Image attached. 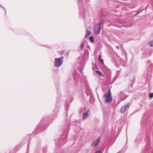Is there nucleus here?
Instances as JSON below:
<instances>
[{"label":"nucleus","mask_w":153,"mask_h":153,"mask_svg":"<svg viewBox=\"0 0 153 153\" xmlns=\"http://www.w3.org/2000/svg\"><path fill=\"white\" fill-rule=\"evenodd\" d=\"M67 136H65V137H64V138H63V143H65L67 140Z\"/></svg>","instance_id":"9d476101"},{"label":"nucleus","mask_w":153,"mask_h":153,"mask_svg":"<svg viewBox=\"0 0 153 153\" xmlns=\"http://www.w3.org/2000/svg\"><path fill=\"white\" fill-rule=\"evenodd\" d=\"M101 28V22L97 24L94 27V30L95 34H99L100 33V30Z\"/></svg>","instance_id":"7ed1b4c3"},{"label":"nucleus","mask_w":153,"mask_h":153,"mask_svg":"<svg viewBox=\"0 0 153 153\" xmlns=\"http://www.w3.org/2000/svg\"><path fill=\"white\" fill-rule=\"evenodd\" d=\"M140 11H139V12H137L136 14H135L134 16H136V15H137V14L139 13H140Z\"/></svg>","instance_id":"2eb2a0df"},{"label":"nucleus","mask_w":153,"mask_h":153,"mask_svg":"<svg viewBox=\"0 0 153 153\" xmlns=\"http://www.w3.org/2000/svg\"><path fill=\"white\" fill-rule=\"evenodd\" d=\"M107 94H111L110 93V90H109L108 91V93Z\"/></svg>","instance_id":"dca6fc26"},{"label":"nucleus","mask_w":153,"mask_h":153,"mask_svg":"<svg viewBox=\"0 0 153 153\" xmlns=\"http://www.w3.org/2000/svg\"><path fill=\"white\" fill-rule=\"evenodd\" d=\"M96 72L100 76H102L103 75L101 72L100 71H96Z\"/></svg>","instance_id":"f8f14e48"},{"label":"nucleus","mask_w":153,"mask_h":153,"mask_svg":"<svg viewBox=\"0 0 153 153\" xmlns=\"http://www.w3.org/2000/svg\"><path fill=\"white\" fill-rule=\"evenodd\" d=\"M101 57H102V56H101V55H99L98 56V59L101 62H102V63H103V60L102 59H101Z\"/></svg>","instance_id":"6e6552de"},{"label":"nucleus","mask_w":153,"mask_h":153,"mask_svg":"<svg viewBox=\"0 0 153 153\" xmlns=\"http://www.w3.org/2000/svg\"><path fill=\"white\" fill-rule=\"evenodd\" d=\"M91 34V31L89 30H87L86 31V34L85 36V37H87Z\"/></svg>","instance_id":"423d86ee"},{"label":"nucleus","mask_w":153,"mask_h":153,"mask_svg":"<svg viewBox=\"0 0 153 153\" xmlns=\"http://www.w3.org/2000/svg\"><path fill=\"white\" fill-rule=\"evenodd\" d=\"M149 45L151 47L153 46V40L149 42Z\"/></svg>","instance_id":"1a4fd4ad"},{"label":"nucleus","mask_w":153,"mask_h":153,"mask_svg":"<svg viewBox=\"0 0 153 153\" xmlns=\"http://www.w3.org/2000/svg\"><path fill=\"white\" fill-rule=\"evenodd\" d=\"M100 141V138H98L97 139L95 140L91 143V146L92 147H94L97 146Z\"/></svg>","instance_id":"39448f33"},{"label":"nucleus","mask_w":153,"mask_h":153,"mask_svg":"<svg viewBox=\"0 0 153 153\" xmlns=\"http://www.w3.org/2000/svg\"><path fill=\"white\" fill-rule=\"evenodd\" d=\"M130 105V104H128L124 105L120 109V112L122 114L124 113L127 108H128Z\"/></svg>","instance_id":"20e7f679"},{"label":"nucleus","mask_w":153,"mask_h":153,"mask_svg":"<svg viewBox=\"0 0 153 153\" xmlns=\"http://www.w3.org/2000/svg\"><path fill=\"white\" fill-rule=\"evenodd\" d=\"M1 6V7L2 8H3V7H2V6H1Z\"/></svg>","instance_id":"6ab92c4d"},{"label":"nucleus","mask_w":153,"mask_h":153,"mask_svg":"<svg viewBox=\"0 0 153 153\" xmlns=\"http://www.w3.org/2000/svg\"><path fill=\"white\" fill-rule=\"evenodd\" d=\"M89 39L92 42H94V40L93 37L92 36H91L89 37Z\"/></svg>","instance_id":"9b49d317"},{"label":"nucleus","mask_w":153,"mask_h":153,"mask_svg":"<svg viewBox=\"0 0 153 153\" xmlns=\"http://www.w3.org/2000/svg\"><path fill=\"white\" fill-rule=\"evenodd\" d=\"M116 48L118 49L119 48V47L117 46H116Z\"/></svg>","instance_id":"a211bd4d"},{"label":"nucleus","mask_w":153,"mask_h":153,"mask_svg":"<svg viewBox=\"0 0 153 153\" xmlns=\"http://www.w3.org/2000/svg\"><path fill=\"white\" fill-rule=\"evenodd\" d=\"M88 112H86V113H85V114H84L83 115V119H85L86 118H87L88 116Z\"/></svg>","instance_id":"0eeeda50"},{"label":"nucleus","mask_w":153,"mask_h":153,"mask_svg":"<svg viewBox=\"0 0 153 153\" xmlns=\"http://www.w3.org/2000/svg\"><path fill=\"white\" fill-rule=\"evenodd\" d=\"M149 97H153V93H150L149 96Z\"/></svg>","instance_id":"4468645a"},{"label":"nucleus","mask_w":153,"mask_h":153,"mask_svg":"<svg viewBox=\"0 0 153 153\" xmlns=\"http://www.w3.org/2000/svg\"><path fill=\"white\" fill-rule=\"evenodd\" d=\"M95 153H100V152L99 151H98L96 152Z\"/></svg>","instance_id":"f3484780"},{"label":"nucleus","mask_w":153,"mask_h":153,"mask_svg":"<svg viewBox=\"0 0 153 153\" xmlns=\"http://www.w3.org/2000/svg\"><path fill=\"white\" fill-rule=\"evenodd\" d=\"M63 59V56H61L59 58H55L54 62V65L57 68L60 67L62 65Z\"/></svg>","instance_id":"f257e3e1"},{"label":"nucleus","mask_w":153,"mask_h":153,"mask_svg":"<svg viewBox=\"0 0 153 153\" xmlns=\"http://www.w3.org/2000/svg\"><path fill=\"white\" fill-rule=\"evenodd\" d=\"M84 45L82 42L80 46V48L81 49H82L84 47Z\"/></svg>","instance_id":"ddd939ff"},{"label":"nucleus","mask_w":153,"mask_h":153,"mask_svg":"<svg viewBox=\"0 0 153 153\" xmlns=\"http://www.w3.org/2000/svg\"><path fill=\"white\" fill-rule=\"evenodd\" d=\"M103 97L105 99V102H111L112 100L111 94H107V93L105 94Z\"/></svg>","instance_id":"f03ea898"}]
</instances>
